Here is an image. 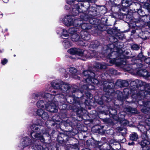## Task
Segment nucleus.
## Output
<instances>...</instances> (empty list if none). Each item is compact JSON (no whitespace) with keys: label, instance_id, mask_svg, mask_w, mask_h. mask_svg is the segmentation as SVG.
<instances>
[{"label":"nucleus","instance_id":"9","mask_svg":"<svg viewBox=\"0 0 150 150\" xmlns=\"http://www.w3.org/2000/svg\"><path fill=\"white\" fill-rule=\"evenodd\" d=\"M107 9L105 5H96V7L89 8V14L95 16L96 18H100L106 13Z\"/></svg>","mask_w":150,"mask_h":150},{"label":"nucleus","instance_id":"6","mask_svg":"<svg viewBox=\"0 0 150 150\" xmlns=\"http://www.w3.org/2000/svg\"><path fill=\"white\" fill-rule=\"evenodd\" d=\"M38 122L35 123L33 124L30 127L32 132L30 135L32 137L34 136L35 138L39 140L42 142H45V139L43 137V135L45 134L47 136H49V129L45 132L44 130H41L40 127L42 125L40 120H38Z\"/></svg>","mask_w":150,"mask_h":150},{"label":"nucleus","instance_id":"33","mask_svg":"<svg viewBox=\"0 0 150 150\" xmlns=\"http://www.w3.org/2000/svg\"><path fill=\"white\" fill-rule=\"evenodd\" d=\"M74 5H73L69 6V5H66L65 6V9L66 10L69 11V12L71 14L72 8V7H73Z\"/></svg>","mask_w":150,"mask_h":150},{"label":"nucleus","instance_id":"12","mask_svg":"<svg viewBox=\"0 0 150 150\" xmlns=\"http://www.w3.org/2000/svg\"><path fill=\"white\" fill-rule=\"evenodd\" d=\"M133 4H135L136 5H138L139 6V9L137 8L136 9V11H135V12H133V15L135 16L136 18H139H139L140 16H141L142 18V19L144 21L145 23H146L145 22V16H146L147 14H146L145 13V12L144 11V10H143L142 9V7H141V5L140 4L138 3H133Z\"/></svg>","mask_w":150,"mask_h":150},{"label":"nucleus","instance_id":"36","mask_svg":"<svg viewBox=\"0 0 150 150\" xmlns=\"http://www.w3.org/2000/svg\"><path fill=\"white\" fill-rule=\"evenodd\" d=\"M132 48L134 50H138L139 49L140 47L138 45L134 44L132 46Z\"/></svg>","mask_w":150,"mask_h":150},{"label":"nucleus","instance_id":"46","mask_svg":"<svg viewBox=\"0 0 150 150\" xmlns=\"http://www.w3.org/2000/svg\"><path fill=\"white\" fill-rule=\"evenodd\" d=\"M131 35H132L134 34L136 32V30L135 29H132L131 32Z\"/></svg>","mask_w":150,"mask_h":150},{"label":"nucleus","instance_id":"21","mask_svg":"<svg viewBox=\"0 0 150 150\" xmlns=\"http://www.w3.org/2000/svg\"><path fill=\"white\" fill-rule=\"evenodd\" d=\"M128 7L122 6V7L120 8H118L119 12L118 13V17L119 18H120V17L122 15H124L127 13V12L128 11Z\"/></svg>","mask_w":150,"mask_h":150},{"label":"nucleus","instance_id":"19","mask_svg":"<svg viewBox=\"0 0 150 150\" xmlns=\"http://www.w3.org/2000/svg\"><path fill=\"white\" fill-rule=\"evenodd\" d=\"M118 117H117L116 116H113L114 119L117 121H120V123L123 124L124 125H126L128 124V122L126 120H123L125 117V115H121V113L119 114Z\"/></svg>","mask_w":150,"mask_h":150},{"label":"nucleus","instance_id":"2","mask_svg":"<svg viewBox=\"0 0 150 150\" xmlns=\"http://www.w3.org/2000/svg\"><path fill=\"white\" fill-rule=\"evenodd\" d=\"M105 53H108L107 58L110 59L109 63L115 66H128L127 64V59L129 57L122 56L121 48L119 47L114 44H110L103 48Z\"/></svg>","mask_w":150,"mask_h":150},{"label":"nucleus","instance_id":"47","mask_svg":"<svg viewBox=\"0 0 150 150\" xmlns=\"http://www.w3.org/2000/svg\"><path fill=\"white\" fill-rule=\"evenodd\" d=\"M87 2L89 3H95L93 1V0H85V2Z\"/></svg>","mask_w":150,"mask_h":150},{"label":"nucleus","instance_id":"38","mask_svg":"<svg viewBox=\"0 0 150 150\" xmlns=\"http://www.w3.org/2000/svg\"><path fill=\"white\" fill-rule=\"evenodd\" d=\"M93 53H91L89 52H87L86 57L87 58H92L93 57Z\"/></svg>","mask_w":150,"mask_h":150},{"label":"nucleus","instance_id":"58","mask_svg":"<svg viewBox=\"0 0 150 150\" xmlns=\"http://www.w3.org/2000/svg\"><path fill=\"white\" fill-rule=\"evenodd\" d=\"M3 52V50L0 49V53H2Z\"/></svg>","mask_w":150,"mask_h":150},{"label":"nucleus","instance_id":"42","mask_svg":"<svg viewBox=\"0 0 150 150\" xmlns=\"http://www.w3.org/2000/svg\"><path fill=\"white\" fill-rule=\"evenodd\" d=\"M93 47L95 48L98 47L100 45V43L97 40L95 41L93 45Z\"/></svg>","mask_w":150,"mask_h":150},{"label":"nucleus","instance_id":"1","mask_svg":"<svg viewBox=\"0 0 150 150\" xmlns=\"http://www.w3.org/2000/svg\"><path fill=\"white\" fill-rule=\"evenodd\" d=\"M54 94L51 95L49 93H46L43 96V98L46 100H38L37 103V107L40 109H38L36 114L38 116L44 120H47L49 118L48 113L42 108L46 110L47 111L51 112H57V101L54 98Z\"/></svg>","mask_w":150,"mask_h":150},{"label":"nucleus","instance_id":"29","mask_svg":"<svg viewBox=\"0 0 150 150\" xmlns=\"http://www.w3.org/2000/svg\"><path fill=\"white\" fill-rule=\"evenodd\" d=\"M135 83L136 86H141L144 85V83L142 81L138 79L132 82V84H134Z\"/></svg>","mask_w":150,"mask_h":150},{"label":"nucleus","instance_id":"62","mask_svg":"<svg viewBox=\"0 0 150 150\" xmlns=\"http://www.w3.org/2000/svg\"><path fill=\"white\" fill-rule=\"evenodd\" d=\"M127 90V89H125L124 90V91H126V90Z\"/></svg>","mask_w":150,"mask_h":150},{"label":"nucleus","instance_id":"43","mask_svg":"<svg viewBox=\"0 0 150 150\" xmlns=\"http://www.w3.org/2000/svg\"><path fill=\"white\" fill-rule=\"evenodd\" d=\"M59 117L57 116H53L52 117V120L54 122H58L59 121L58 120Z\"/></svg>","mask_w":150,"mask_h":150},{"label":"nucleus","instance_id":"49","mask_svg":"<svg viewBox=\"0 0 150 150\" xmlns=\"http://www.w3.org/2000/svg\"><path fill=\"white\" fill-rule=\"evenodd\" d=\"M76 1H78L79 2H85V0H76Z\"/></svg>","mask_w":150,"mask_h":150},{"label":"nucleus","instance_id":"20","mask_svg":"<svg viewBox=\"0 0 150 150\" xmlns=\"http://www.w3.org/2000/svg\"><path fill=\"white\" fill-rule=\"evenodd\" d=\"M81 36V40L87 41L89 40L90 38L91 35L89 32L87 31L81 30L80 33Z\"/></svg>","mask_w":150,"mask_h":150},{"label":"nucleus","instance_id":"50","mask_svg":"<svg viewBox=\"0 0 150 150\" xmlns=\"http://www.w3.org/2000/svg\"><path fill=\"white\" fill-rule=\"evenodd\" d=\"M134 144V143L133 142H132L131 143L129 142L128 143V144L129 145H132Z\"/></svg>","mask_w":150,"mask_h":150},{"label":"nucleus","instance_id":"45","mask_svg":"<svg viewBox=\"0 0 150 150\" xmlns=\"http://www.w3.org/2000/svg\"><path fill=\"white\" fill-rule=\"evenodd\" d=\"M86 94L87 97L89 98H90L92 97V95L89 92H87L86 93Z\"/></svg>","mask_w":150,"mask_h":150},{"label":"nucleus","instance_id":"55","mask_svg":"<svg viewBox=\"0 0 150 150\" xmlns=\"http://www.w3.org/2000/svg\"><path fill=\"white\" fill-rule=\"evenodd\" d=\"M141 3H143L144 1V0H138Z\"/></svg>","mask_w":150,"mask_h":150},{"label":"nucleus","instance_id":"4","mask_svg":"<svg viewBox=\"0 0 150 150\" xmlns=\"http://www.w3.org/2000/svg\"><path fill=\"white\" fill-rule=\"evenodd\" d=\"M81 5V4L78 3L72 7L71 15H67L62 19L64 24L67 26L73 25L75 27L78 24L77 23L79 19L77 18L75 16H77L79 13L83 12V10L80 8V6Z\"/></svg>","mask_w":150,"mask_h":150},{"label":"nucleus","instance_id":"5","mask_svg":"<svg viewBox=\"0 0 150 150\" xmlns=\"http://www.w3.org/2000/svg\"><path fill=\"white\" fill-rule=\"evenodd\" d=\"M84 75L83 78L85 79L87 85H83L82 88L83 89H94L95 87L93 85H97L100 82L97 79L94 78L95 73L90 71H84L83 72Z\"/></svg>","mask_w":150,"mask_h":150},{"label":"nucleus","instance_id":"35","mask_svg":"<svg viewBox=\"0 0 150 150\" xmlns=\"http://www.w3.org/2000/svg\"><path fill=\"white\" fill-rule=\"evenodd\" d=\"M42 93L41 92L37 93H34L33 95V97L35 99L37 98L38 97H40V96H42Z\"/></svg>","mask_w":150,"mask_h":150},{"label":"nucleus","instance_id":"27","mask_svg":"<svg viewBox=\"0 0 150 150\" xmlns=\"http://www.w3.org/2000/svg\"><path fill=\"white\" fill-rule=\"evenodd\" d=\"M70 72L73 75L72 77L74 78L77 79L78 76L77 75V70L73 67H71L70 68Z\"/></svg>","mask_w":150,"mask_h":150},{"label":"nucleus","instance_id":"40","mask_svg":"<svg viewBox=\"0 0 150 150\" xmlns=\"http://www.w3.org/2000/svg\"><path fill=\"white\" fill-rule=\"evenodd\" d=\"M143 60L147 64L150 65V57L147 58L145 57Z\"/></svg>","mask_w":150,"mask_h":150},{"label":"nucleus","instance_id":"59","mask_svg":"<svg viewBox=\"0 0 150 150\" xmlns=\"http://www.w3.org/2000/svg\"><path fill=\"white\" fill-rule=\"evenodd\" d=\"M97 67H98L99 66H93V68L96 69V68H97Z\"/></svg>","mask_w":150,"mask_h":150},{"label":"nucleus","instance_id":"8","mask_svg":"<svg viewBox=\"0 0 150 150\" xmlns=\"http://www.w3.org/2000/svg\"><path fill=\"white\" fill-rule=\"evenodd\" d=\"M30 138L28 137H23L21 140V143L23 147L31 146V148L34 150H45V148L41 145L35 144V139L33 136H30Z\"/></svg>","mask_w":150,"mask_h":150},{"label":"nucleus","instance_id":"17","mask_svg":"<svg viewBox=\"0 0 150 150\" xmlns=\"http://www.w3.org/2000/svg\"><path fill=\"white\" fill-rule=\"evenodd\" d=\"M80 35V34L77 33H75L74 34L71 35L69 38L73 42H78L79 43H80L81 45H84V43L83 42L82 40H81V36Z\"/></svg>","mask_w":150,"mask_h":150},{"label":"nucleus","instance_id":"30","mask_svg":"<svg viewBox=\"0 0 150 150\" xmlns=\"http://www.w3.org/2000/svg\"><path fill=\"white\" fill-rule=\"evenodd\" d=\"M138 137L137 134L136 133L132 134L130 137V139L133 141H136L138 139Z\"/></svg>","mask_w":150,"mask_h":150},{"label":"nucleus","instance_id":"13","mask_svg":"<svg viewBox=\"0 0 150 150\" xmlns=\"http://www.w3.org/2000/svg\"><path fill=\"white\" fill-rule=\"evenodd\" d=\"M146 57L143 55V53L141 52L139 54L137 55V59H134L133 58L131 60V62L130 63L128 66L130 64L132 65H136V66H144V65L141 63H139L138 62V60L143 61Z\"/></svg>","mask_w":150,"mask_h":150},{"label":"nucleus","instance_id":"3","mask_svg":"<svg viewBox=\"0 0 150 150\" xmlns=\"http://www.w3.org/2000/svg\"><path fill=\"white\" fill-rule=\"evenodd\" d=\"M52 87L55 89L52 90L50 94H54V98L57 97L67 100V97L74 96L72 91H70L71 88L70 85L64 83L61 81H54L51 83Z\"/></svg>","mask_w":150,"mask_h":150},{"label":"nucleus","instance_id":"25","mask_svg":"<svg viewBox=\"0 0 150 150\" xmlns=\"http://www.w3.org/2000/svg\"><path fill=\"white\" fill-rule=\"evenodd\" d=\"M121 4L122 6L129 7L133 2L132 0H121Z\"/></svg>","mask_w":150,"mask_h":150},{"label":"nucleus","instance_id":"56","mask_svg":"<svg viewBox=\"0 0 150 150\" xmlns=\"http://www.w3.org/2000/svg\"><path fill=\"white\" fill-rule=\"evenodd\" d=\"M127 68V69H126V71H130V70L128 69L129 67H130V66H126Z\"/></svg>","mask_w":150,"mask_h":150},{"label":"nucleus","instance_id":"60","mask_svg":"<svg viewBox=\"0 0 150 150\" xmlns=\"http://www.w3.org/2000/svg\"><path fill=\"white\" fill-rule=\"evenodd\" d=\"M147 1L149 2L150 3V0H146Z\"/></svg>","mask_w":150,"mask_h":150},{"label":"nucleus","instance_id":"24","mask_svg":"<svg viewBox=\"0 0 150 150\" xmlns=\"http://www.w3.org/2000/svg\"><path fill=\"white\" fill-rule=\"evenodd\" d=\"M146 122L147 123V125L145 126H142V128L143 130H141V131H143L144 132H145L147 131V130H148L150 129V117L147 119L146 120Z\"/></svg>","mask_w":150,"mask_h":150},{"label":"nucleus","instance_id":"51","mask_svg":"<svg viewBox=\"0 0 150 150\" xmlns=\"http://www.w3.org/2000/svg\"><path fill=\"white\" fill-rule=\"evenodd\" d=\"M97 102L100 105H102L103 104V102L102 100H100L99 101H97Z\"/></svg>","mask_w":150,"mask_h":150},{"label":"nucleus","instance_id":"10","mask_svg":"<svg viewBox=\"0 0 150 150\" xmlns=\"http://www.w3.org/2000/svg\"><path fill=\"white\" fill-rule=\"evenodd\" d=\"M119 18L125 20L126 23L132 27L137 26L136 24L139 23L140 21L139 18H136L135 16L133 15V12H128L124 15H122Z\"/></svg>","mask_w":150,"mask_h":150},{"label":"nucleus","instance_id":"57","mask_svg":"<svg viewBox=\"0 0 150 150\" xmlns=\"http://www.w3.org/2000/svg\"><path fill=\"white\" fill-rule=\"evenodd\" d=\"M125 54L127 55L129 54V52H126L125 53Z\"/></svg>","mask_w":150,"mask_h":150},{"label":"nucleus","instance_id":"61","mask_svg":"<svg viewBox=\"0 0 150 150\" xmlns=\"http://www.w3.org/2000/svg\"><path fill=\"white\" fill-rule=\"evenodd\" d=\"M97 0H93V1H94V2H95Z\"/></svg>","mask_w":150,"mask_h":150},{"label":"nucleus","instance_id":"52","mask_svg":"<svg viewBox=\"0 0 150 150\" xmlns=\"http://www.w3.org/2000/svg\"><path fill=\"white\" fill-rule=\"evenodd\" d=\"M114 141V139H111L110 141V143L111 144H112L113 143V142Z\"/></svg>","mask_w":150,"mask_h":150},{"label":"nucleus","instance_id":"37","mask_svg":"<svg viewBox=\"0 0 150 150\" xmlns=\"http://www.w3.org/2000/svg\"><path fill=\"white\" fill-rule=\"evenodd\" d=\"M123 34L122 33L121 34L119 33V32H117V33L116 35V36L120 40H122L123 38Z\"/></svg>","mask_w":150,"mask_h":150},{"label":"nucleus","instance_id":"41","mask_svg":"<svg viewBox=\"0 0 150 150\" xmlns=\"http://www.w3.org/2000/svg\"><path fill=\"white\" fill-rule=\"evenodd\" d=\"M8 62V60L6 58L3 59L1 61V63L3 65H5Z\"/></svg>","mask_w":150,"mask_h":150},{"label":"nucleus","instance_id":"39","mask_svg":"<svg viewBox=\"0 0 150 150\" xmlns=\"http://www.w3.org/2000/svg\"><path fill=\"white\" fill-rule=\"evenodd\" d=\"M110 73L111 74L117 75V70L114 69H111L110 70Z\"/></svg>","mask_w":150,"mask_h":150},{"label":"nucleus","instance_id":"44","mask_svg":"<svg viewBox=\"0 0 150 150\" xmlns=\"http://www.w3.org/2000/svg\"><path fill=\"white\" fill-rule=\"evenodd\" d=\"M96 66H111L110 64H106V65H103L101 64H100L99 62H96Z\"/></svg>","mask_w":150,"mask_h":150},{"label":"nucleus","instance_id":"26","mask_svg":"<svg viewBox=\"0 0 150 150\" xmlns=\"http://www.w3.org/2000/svg\"><path fill=\"white\" fill-rule=\"evenodd\" d=\"M106 31H107V33L110 35H116L117 33L118 32V30L117 28L115 27L114 28H110L107 29Z\"/></svg>","mask_w":150,"mask_h":150},{"label":"nucleus","instance_id":"14","mask_svg":"<svg viewBox=\"0 0 150 150\" xmlns=\"http://www.w3.org/2000/svg\"><path fill=\"white\" fill-rule=\"evenodd\" d=\"M68 52L72 55H83L84 52L82 49L76 47L71 48L68 50Z\"/></svg>","mask_w":150,"mask_h":150},{"label":"nucleus","instance_id":"16","mask_svg":"<svg viewBox=\"0 0 150 150\" xmlns=\"http://www.w3.org/2000/svg\"><path fill=\"white\" fill-rule=\"evenodd\" d=\"M69 35L68 34L67 31L63 29V33L62 35V38L65 39L64 41V45L65 47H69L70 46V42L69 41Z\"/></svg>","mask_w":150,"mask_h":150},{"label":"nucleus","instance_id":"11","mask_svg":"<svg viewBox=\"0 0 150 150\" xmlns=\"http://www.w3.org/2000/svg\"><path fill=\"white\" fill-rule=\"evenodd\" d=\"M89 8L88 9V13L87 14L82 13L81 14L80 16L79 20L81 21H84L88 22L91 24L93 25L96 23V21H97L95 18V16L93 15L90 14H89Z\"/></svg>","mask_w":150,"mask_h":150},{"label":"nucleus","instance_id":"22","mask_svg":"<svg viewBox=\"0 0 150 150\" xmlns=\"http://www.w3.org/2000/svg\"><path fill=\"white\" fill-rule=\"evenodd\" d=\"M142 5H141L142 8L148 13L150 12V3L147 1L144 2Z\"/></svg>","mask_w":150,"mask_h":150},{"label":"nucleus","instance_id":"31","mask_svg":"<svg viewBox=\"0 0 150 150\" xmlns=\"http://www.w3.org/2000/svg\"><path fill=\"white\" fill-rule=\"evenodd\" d=\"M150 144L149 141L145 139L142 141L141 143V145L142 147H144Z\"/></svg>","mask_w":150,"mask_h":150},{"label":"nucleus","instance_id":"7","mask_svg":"<svg viewBox=\"0 0 150 150\" xmlns=\"http://www.w3.org/2000/svg\"><path fill=\"white\" fill-rule=\"evenodd\" d=\"M97 18H95L98 20L96 21V23L93 24V25H95V27L93 31L94 33L100 35L102 32L106 31L107 29V27L109 25L108 24V19L106 17H101L100 20Z\"/></svg>","mask_w":150,"mask_h":150},{"label":"nucleus","instance_id":"18","mask_svg":"<svg viewBox=\"0 0 150 150\" xmlns=\"http://www.w3.org/2000/svg\"><path fill=\"white\" fill-rule=\"evenodd\" d=\"M134 73L137 74L139 75L146 77L150 76V73L148 72L146 69H143L141 68L139 70L135 69L133 70Z\"/></svg>","mask_w":150,"mask_h":150},{"label":"nucleus","instance_id":"53","mask_svg":"<svg viewBox=\"0 0 150 150\" xmlns=\"http://www.w3.org/2000/svg\"><path fill=\"white\" fill-rule=\"evenodd\" d=\"M9 0H3V2L6 3H7Z\"/></svg>","mask_w":150,"mask_h":150},{"label":"nucleus","instance_id":"34","mask_svg":"<svg viewBox=\"0 0 150 150\" xmlns=\"http://www.w3.org/2000/svg\"><path fill=\"white\" fill-rule=\"evenodd\" d=\"M118 82L120 83L122 86H127L128 85L127 81L125 80L119 81Z\"/></svg>","mask_w":150,"mask_h":150},{"label":"nucleus","instance_id":"54","mask_svg":"<svg viewBox=\"0 0 150 150\" xmlns=\"http://www.w3.org/2000/svg\"><path fill=\"white\" fill-rule=\"evenodd\" d=\"M126 141V139H123L121 141V142H125Z\"/></svg>","mask_w":150,"mask_h":150},{"label":"nucleus","instance_id":"15","mask_svg":"<svg viewBox=\"0 0 150 150\" xmlns=\"http://www.w3.org/2000/svg\"><path fill=\"white\" fill-rule=\"evenodd\" d=\"M77 23L78 24L76 25V27H80L81 28L84 30H87L90 29L92 26L90 23H81V21L79 20L77 21Z\"/></svg>","mask_w":150,"mask_h":150},{"label":"nucleus","instance_id":"23","mask_svg":"<svg viewBox=\"0 0 150 150\" xmlns=\"http://www.w3.org/2000/svg\"><path fill=\"white\" fill-rule=\"evenodd\" d=\"M119 2L121 3V0H109L108 1L109 5L112 7H116L117 8V6L120 4Z\"/></svg>","mask_w":150,"mask_h":150},{"label":"nucleus","instance_id":"64","mask_svg":"<svg viewBox=\"0 0 150 150\" xmlns=\"http://www.w3.org/2000/svg\"><path fill=\"white\" fill-rule=\"evenodd\" d=\"M88 150H90V149H88Z\"/></svg>","mask_w":150,"mask_h":150},{"label":"nucleus","instance_id":"28","mask_svg":"<svg viewBox=\"0 0 150 150\" xmlns=\"http://www.w3.org/2000/svg\"><path fill=\"white\" fill-rule=\"evenodd\" d=\"M67 3L69 5H71L75 4L74 5H75L76 4H78V3H80L82 5L80 6V7H83V4L79 2L78 1H76V0H66Z\"/></svg>","mask_w":150,"mask_h":150},{"label":"nucleus","instance_id":"48","mask_svg":"<svg viewBox=\"0 0 150 150\" xmlns=\"http://www.w3.org/2000/svg\"><path fill=\"white\" fill-rule=\"evenodd\" d=\"M127 110L129 112H132L131 110H130V108H126L125 109V110Z\"/></svg>","mask_w":150,"mask_h":150},{"label":"nucleus","instance_id":"32","mask_svg":"<svg viewBox=\"0 0 150 150\" xmlns=\"http://www.w3.org/2000/svg\"><path fill=\"white\" fill-rule=\"evenodd\" d=\"M68 32L69 33L72 35L77 33V29L75 28H71L69 29Z\"/></svg>","mask_w":150,"mask_h":150},{"label":"nucleus","instance_id":"63","mask_svg":"<svg viewBox=\"0 0 150 150\" xmlns=\"http://www.w3.org/2000/svg\"><path fill=\"white\" fill-rule=\"evenodd\" d=\"M13 56H14V57H15V56H16V55L15 54H14V55H13Z\"/></svg>","mask_w":150,"mask_h":150}]
</instances>
